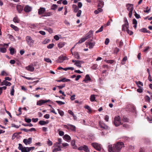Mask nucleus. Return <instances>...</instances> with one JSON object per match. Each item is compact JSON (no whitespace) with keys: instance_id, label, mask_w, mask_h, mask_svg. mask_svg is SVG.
Instances as JSON below:
<instances>
[{"instance_id":"57","label":"nucleus","mask_w":152,"mask_h":152,"mask_svg":"<svg viewBox=\"0 0 152 152\" xmlns=\"http://www.w3.org/2000/svg\"><path fill=\"white\" fill-rule=\"evenodd\" d=\"M25 121L27 123H29L31 121V119L30 118H25Z\"/></svg>"},{"instance_id":"12","label":"nucleus","mask_w":152,"mask_h":152,"mask_svg":"<svg viewBox=\"0 0 152 152\" xmlns=\"http://www.w3.org/2000/svg\"><path fill=\"white\" fill-rule=\"evenodd\" d=\"M84 63V62L83 61L77 60L76 61H75L74 64L78 67L81 68V64Z\"/></svg>"},{"instance_id":"54","label":"nucleus","mask_w":152,"mask_h":152,"mask_svg":"<svg viewBox=\"0 0 152 152\" xmlns=\"http://www.w3.org/2000/svg\"><path fill=\"white\" fill-rule=\"evenodd\" d=\"M61 150V148H55L53 150V152H55L56 151H60Z\"/></svg>"},{"instance_id":"11","label":"nucleus","mask_w":152,"mask_h":152,"mask_svg":"<svg viewBox=\"0 0 152 152\" xmlns=\"http://www.w3.org/2000/svg\"><path fill=\"white\" fill-rule=\"evenodd\" d=\"M32 138L31 137H29L28 139H24L23 140V142L24 144L27 145L28 144H30L32 142Z\"/></svg>"},{"instance_id":"31","label":"nucleus","mask_w":152,"mask_h":152,"mask_svg":"<svg viewBox=\"0 0 152 152\" xmlns=\"http://www.w3.org/2000/svg\"><path fill=\"white\" fill-rule=\"evenodd\" d=\"M69 129L73 131H75L76 130V128L75 126L71 125L69 124Z\"/></svg>"},{"instance_id":"38","label":"nucleus","mask_w":152,"mask_h":152,"mask_svg":"<svg viewBox=\"0 0 152 152\" xmlns=\"http://www.w3.org/2000/svg\"><path fill=\"white\" fill-rule=\"evenodd\" d=\"M29 149V148L28 147H24V149H23V151H22V152H29L30 151Z\"/></svg>"},{"instance_id":"26","label":"nucleus","mask_w":152,"mask_h":152,"mask_svg":"<svg viewBox=\"0 0 152 152\" xmlns=\"http://www.w3.org/2000/svg\"><path fill=\"white\" fill-rule=\"evenodd\" d=\"M72 8L73 9L74 12H77V11L79 10H78V8L77 7V6L76 5H73Z\"/></svg>"},{"instance_id":"13","label":"nucleus","mask_w":152,"mask_h":152,"mask_svg":"<svg viewBox=\"0 0 152 152\" xmlns=\"http://www.w3.org/2000/svg\"><path fill=\"white\" fill-rule=\"evenodd\" d=\"M45 11V9L44 7H41L38 10V13L39 15H41L44 14Z\"/></svg>"},{"instance_id":"9","label":"nucleus","mask_w":152,"mask_h":152,"mask_svg":"<svg viewBox=\"0 0 152 152\" xmlns=\"http://www.w3.org/2000/svg\"><path fill=\"white\" fill-rule=\"evenodd\" d=\"M50 101V100H44L41 99L38 101L37 102V105L41 106L43 104L48 102Z\"/></svg>"},{"instance_id":"28","label":"nucleus","mask_w":152,"mask_h":152,"mask_svg":"<svg viewBox=\"0 0 152 152\" xmlns=\"http://www.w3.org/2000/svg\"><path fill=\"white\" fill-rule=\"evenodd\" d=\"M132 23L133 24H134V26H133L135 28H137V21L136 19L134 18L133 20Z\"/></svg>"},{"instance_id":"20","label":"nucleus","mask_w":152,"mask_h":152,"mask_svg":"<svg viewBox=\"0 0 152 152\" xmlns=\"http://www.w3.org/2000/svg\"><path fill=\"white\" fill-rule=\"evenodd\" d=\"M91 79L90 78L89 75H86L85 79H84L83 81L85 82L86 83H87V81H91Z\"/></svg>"},{"instance_id":"53","label":"nucleus","mask_w":152,"mask_h":152,"mask_svg":"<svg viewBox=\"0 0 152 152\" xmlns=\"http://www.w3.org/2000/svg\"><path fill=\"white\" fill-rule=\"evenodd\" d=\"M44 60L45 61L48 63H51L52 62L51 60L49 58H44Z\"/></svg>"},{"instance_id":"33","label":"nucleus","mask_w":152,"mask_h":152,"mask_svg":"<svg viewBox=\"0 0 152 152\" xmlns=\"http://www.w3.org/2000/svg\"><path fill=\"white\" fill-rule=\"evenodd\" d=\"M1 76H8L9 74L5 71L3 70L1 71Z\"/></svg>"},{"instance_id":"2","label":"nucleus","mask_w":152,"mask_h":152,"mask_svg":"<svg viewBox=\"0 0 152 152\" xmlns=\"http://www.w3.org/2000/svg\"><path fill=\"white\" fill-rule=\"evenodd\" d=\"M99 126L100 128L102 129V130H104V131L102 132L101 134L102 135H105L107 132L108 130V127L104 123L99 121Z\"/></svg>"},{"instance_id":"36","label":"nucleus","mask_w":152,"mask_h":152,"mask_svg":"<svg viewBox=\"0 0 152 152\" xmlns=\"http://www.w3.org/2000/svg\"><path fill=\"white\" fill-rule=\"evenodd\" d=\"M113 148L112 145H109L108 146V151L109 152H113Z\"/></svg>"},{"instance_id":"14","label":"nucleus","mask_w":152,"mask_h":152,"mask_svg":"<svg viewBox=\"0 0 152 152\" xmlns=\"http://www.w3.org/2000/svg\"><path fill=\"white\" fill-rule=\"evenodd\" d=\"M86 45L87 46L88 45H89V48L90 49H91L93 48L95 44V42H86Z\"/></svg>"},{"instance_id":"16","label":"nucleus","mask_w":152,"mask_h":152,"mask_svg":"<svg viewBox=\"0 0 152 152\" xmlns=\"http://www.w3.org/2000/svg\"><path fill=\"white\" fill-rule=\"evenodd\" d=\"M93 34V31H90L87 34H86L84 37L86 39L90 38Z\"/></svg>"},{"instance_id":"45","label":"nucleus","mask_w":152,"mask_h":152,"mask_svg":"<svg viewBox=\"0 0 152 152\" xmlns=\"http://www.w3.org/2000/svg\"><path fill=\"white\" fill-rule=\"evenodd\" d=\"M50 41V40L49 39H45L44 41H43L42 43L44 44H46L47 43H48Z\"/></svg>"},{"instance_id":"34","label":"nucleus","mask_w":152,"mask_h":152,"mask_svg":"<svg viewBox=\"0 0 152 152\" xmlns=\"http://www.w3.org/2000/svg\"><path fill=\"white\" fill-rule=\"evenodd\" d=\"M10 27L13 28L15 31H18V28L16 26H14L13 24H11L10 25Z\"/></svg>"},{"instance_id":"29","label":"nucleus","mask_w":152,"mask_h":152,"mask_svg":"<svg viewBox=\"0 0 152 152\" xmlns=\"http://www.w3.org/2000/svg\"><path fill=\"white\" fill-rule=\"evenodd\" d=\"M74 56L75 58L77 59H80V55L77 52H75L74 53Z\"/></svg>"},{"instance_id":"7","label":"nucleus","mask_w":152,"mask_h":152,"mask_svg":"<svg viewBox=\"0 0 152 152\" xmlns=\"http://www.w3.org/2000/svg\"><path fill=\"white\" fill-rule=\"evenodd\" d=\"M113 123L116 126H119L121 124L120 117L119 116L115 117L114 118Z\"/></svg>"},{"instance_id":"51","label":"nucleus","mask_w":152,"mask_h":152,"mask_svg":"<svg viewBox=\"0 0 152 152\" xmlns=\"http://www.w3.org/2000/svg\"><path fill=\"white\" fill-rule=\"evenodd\" d=\"M103 30V26H102L99 29L96 31V33H97L99 32H102Z\"/></svg>"},{"instance_id":"21","label":"nucleus","mask_w":152,"mask_h":152,"mask_svg":"<svg viewBox=\"0 0 152 152\" xmlns=\"http://www.w3.org/2000/svg\"><path fill=\"white\" fill-rule=\"evenodd\" d=\"M49 122L48 121H45L43 120H40L39 122V124L41 125H43L48 124Z\"/></svg>"},{"instance_id":"40","label":"nucleus","mask_w":152,"mask_h":152,"mask_svg":"<svg viewBox=\"0 0 152 152\" xmlns=\"http://www.w3.org/2000/svg\"><path fill=\"white\" fill-rule=\"evenodd\" d=\"M64 138L67 140H70L71 138L67 134H65L64 136Z\"/></svg>"},{"instance_id":"39","label":"nucleus","mask_w":152,"mask_h":152,"mask_svg":"<svg viewBox=\"0 0 152 152\" xmlns=\"http://www.w3.org/2000/svg\"><path fill=\"white\" fill-rule=\"evenodd\" d=\"M135 83L137 85L138 87L139 88L141 87L140 86V85H141L142 86H143V83L140 81H139L138 82L136 81Z\"/></svg>"},{"instance_id":"23","label":"nucleus","mask_w":152,"mask_h":152,"mask_svg":"<svg viewBox=\"0 0 152 152\" xmlns=\"http://www.w3.org/2000/svg\"><path fill=\"white\" fill-rule=\"evenodd\" d=\"M65 42H61L58 44V46L59 48H61L65 45Z\"/></svg>"},{"instance_id":"25","label":"nucleus","mask_w":152,"mask_h":152,"mask_svg":"<svg viewBox=\"0 0 152 152\" xmlns=\"http://www.w3.org/2000/svg\"><path fill=\"white\" fill-rule=\"evenodd\" d=\"M52 15V12H45L43 15H42L43 17H48L49 16Z\"/></svg>"},{"instance_id":"49","label":"nucleus","mask_w":152,"mask_h":152,"mask_svg":"<svg viewBox=\"0 0 152 152\" xmlns=\"http://www.w3.org/2000/svg\"><path fill=\"white\" fill-rule=\"evenodd\" d=\"M57 110L58 111V113L61 116H63L64 115V113L63 111L60 110L59 109H58Z\"/></svg>"},{"instance_id":"3","label":"nucleus","mask_w":152,"mask_h":152,"mask_svg":"<svg viewBox=\"0 0 152 152\" xmlns=\"http://www.w3.org/2000/svg\"><path fill=\"white\" fill-rule=\"evenodd\" d=\"M124 143L122 142H118L113 146V152H120L121 148L124 147Z\"/></svg>"},{"instance_id":"62","label":"nucleus","mask_w":152,"mask_h":152,"mask_svg":"<svg viewBox=\"0 0 152 152\" xmlns=\"http://www.w3.org/2000/svg\"><path fill=\"white\" fill-rule=\"evenodd\" d=\"M82 4L81 2H79L78 3V8H81L82 6Z\"/></svg>"},{"instance_id":"64","label":"nucleus","mask_w":152,"mask_h":152,"mask_svg":"<svg viewBox=\"0 0 152 152\" xmlns=\"http://www.w3.org/2000/svg\"><path fill=\"white\" fill-rule=\"evenodd\" d=\"M109 39L108 38H106L105 41V44L107 45L109 42Z\"/></svg>"},{"instance_id":"17","label":"nucleus","mask_w":152,"mask_h":152,"mask_svg":"<svg viewBox=\"0 0 152 152\" xmlns=\"http://www.w3.org/2000/svg\"><path fill=\"white\" fill-rule=\"evenodd\" d=\"M26 69L28 70L31 72L33 71L34 69V68L31 65H29L28 66L26 67Z\"/></svg>"},{"instance_id":"48","label":"nucleus","mask_w":152,"mask_h":152,"mask_svg":"<svg viewBox=\"0 0 152 152\" xmlns=\"http://www.w3.org/2000/svg\"><path fill=\"white\" fill-rule=\"evenodd\" d=\"M56 102L60 105L64 104H65L64 102L60 101H56Z\"/></svg>"},{"instance_id":"15","label":"nucleus","mask_w":152,"mask_h":152,"mask_svg":"<svg viewBox=\"0 0 152 152\" xmlns=\"http://www.w3.org/2000/svg\"><path fill=\"white\" fill-rule=\"evenodd\" d=\"M32 9V7L28 5H26L24 9V11L27 12H29L31 11Z\"/></svg>"},{"instance_id":"22","label":"nucleus","mask_w":152,"mask_h":152,"mask_svg":"<svg viewBox=\"0 0 152 152\" xmlns=\"http://www.w3.org/2000/svg\"><path fill=\"white\" fill-rule=\"evenodd\" d=\"M98 6L101 7H102L104 5V2L101 0L98 1Z\"/></svg>"},{"instance_id":"4","label":"nucleus","mask_w":152,"mask_h":152,"mask_svg":"<svg viewBox=\"0 0 152 152\" xmlns=\"http://www.w3.org/2000/svg\"><path fill=\"white\" fill-rule=\"evenodd\" d=\"M26 40L27 44L30 47H31L33 46L34 43V40L32 39L31 36H26Z\"/></svg>"},{"instance_id":"8","label":"nucleus","mask_w":152,"mask_h":152,"mask_svg":"<svg viewBox=\"0 0 152 152\" xmlns=\"http://www.w3.org/2000/svg\"><path fill=\"white\" fill-rule=\"evenodd\" d=\"M78 149L79 150H83L85 152H90L88 146L85 145L80 146Z\"/></svg>"},{"instance_id":"55","label":"nucleus","mask_w":152,"mask_h":152,"mask_svg":"<svg viewBox=\"0 0 152 152\" xmlns=\"http://www.w3.org/2000/svg\"><path fill=\"white\" fill-rule=\"evenodd\" d=\"M47 144L49 146H50L53 145V142L50 140L48 139V140L47 141Z\"/></svg>"},{"instance_id":"58","label":"nucleus","mask_w":152,"mask_h":152,"mask_svg":"<svg viewBox=\"0 0 152 152\" xmlns=\"http://www.w3.org/2000/svg\"><path fill=\"white\" fill-rule=\"evenodd\" d=\"M22 77H23L27 79V80H34V79H36L35 78H31V77H25V76H22Z\"/></svg>"},{"instance_id":"37","label":"nucleus","mask_w":152,"mask_h":152,"mask_svg":"<svg viewBox=\"0 0 152 152\" xmlns=\"http://www.w3.org/2000/svg\"><path fill=\"white\" fill-rule=\"evenodd\" d=\"M127 60V56H126L124 57L122 59V61L121 62V64H125V62Z\"/></svg>"},{"instance_id":"24","label":"nucleus","mask_w":152,"mask_h":152,"mask_svg":"<svg viewBox=\"0 0 152 152\" xmlns=\"http://www.w3.org/2000/svg\"><path fill=\"white\" fill-rule=\"evenodd\" d=\"M9 50L10 51V54L13 55L16 52V50L13 48H11V47L9 48Z\"/></svg>"},{"instance_id":"27","label":"nucleus","mask_w":152,"mask_h":152,"mask_svg":"<svg viewBox=\"0 0 152 152\" xmlns=\"http://www.w3.org/2000/svg\"><path fill=\"white\" fill-rule=\"evenodd\" d=\"M86 39L85 38L84 36L82 38L80 39L79 40V41L77 43V44H80L82 43V42H85Z\"/></svg>"},{"instance_id":"5","label":"nucleus","mask_w":152,"mask_h":152,"mask_svg":"<svg viewBox=\"0 0 152 152\" xmlns=\"http://www.w3.org/2000/svg\"><path fill=\"white\" fill-rule=\"evenodd\" d=\"M126 7L128 11H129V18H131L132 14V11L133 10L134 7L133 4H128L126 5Z\"/></svg>"},{"instance_id":"42","label":"nucleus","mask_w":152,"mask_h":152,"mask_svg":"<svg viewBox=\"0 0 152 152\" xmlns=\"http://www.w3.org/2000/svg\"><path fill=\"white\" fill-rule=\"evenodd\" d=\"M19 146L18 147V148L19 150H21V151H23L24 149V147H23L22 145L21 144H18Z\"/></svg>"},{"instance_id":"61","label":"nucleus","mask_w":152,"mask_h":152,"mask_svg":"<svg viewBox=\"0 0 152 152\" xmlns=\"http://www.w3.org/2000/svg\"><path fill=\"white\" fill-rule=\"evenodd\" d=\"M123 121L124 122H127L128 119L126 117H123L122 118Z\"/></svg>"},{"instance_id":"47","label":"nucleus","mask_w":152,"mask_h":152,"mask_svg":"<svg viewBox=\"0 0 152 152\" xmlns=\"http://www.w3.org/2000/svg\"><path fill=\"white\" fill-rule=\"evenodd\" d=\"M54 46V44L53 43H51L49 44L47 46V48L48 49H51L53 48Z\"/></svg>"},{"instance_id":"46","label":"nucleus","mask_w":152,"mask_h":152,"mask_svg":"<svg viewBox=\"0 0 152 152\" xmlns=\"http://www.w3.org/2000/svg\"><path fill=\"white\" fill-rule=\"evenodd\" d=\"M14 86L11 87L12 89L11 90L10 94L12 96H13L14 95Z\"/></svg>"},{"instance_id":"56","label":"nucleus","mask_w":152,"mask_h":152,"mask_svg":"<svg viewBox=\"0 0 152 152\" xmlns=\"http://www.w3.org/2000/svg\"><path fill=\"white\" fill-rule=\"evenodd\" d=\"M17 135H18V134L17 133H14L12 135V140H13L14 139Z\"/></svg>"},{"instance_id":"41","label":"nucleus","mask_w":152,"mask_h":152,"mask_svg":"<svg viewBox=\"0 0 152 152\" xmlns=\"http://www.w3.org/2000/svg\"><path fill=\"white\" fill-rule=\"evenodd\" d=\"M7 50L4 48H0V51L2 53H5L6 52Z\"/></svg>"},{"instance_id":"43","label":"nucleus","mask_w":152,"mask_h":152,"mask_svg":"<svg viewBox=\"0 0 152 152\" xmlns=\"http://www.w3.org/2000/svg\"><path fill=\"white\" fill-rule=\"evenodd\" d=\"M57 6L56 4H53L51 7V9L52 10H55L57 8Z\"/></svg>"},{"instance_id":"18","label":"nucleus","mask_w":152,"mask_h":152,"mask_svg":"<svg viewBox=\"0 0 152 152\" xmlns=\"http://www.w3.org/2000/svg\"><path fill=\"white\" fill-rule=\"evenodd\" d=\"M11 85V83L10 82H7L6 80H4L1 83V85L2 86L6 85V86H10Z\"/></svg>"},{"instance_id":"60","label":"nucleus","mask_w":152,"mask_h":152,"mask_svg":"<svg viewBox=\"0 0 152 152\" xmlns=\"http://www.w3.org/2000/svg\"><path fill=\"white\" fill-rule=\"evenodd\" d=\"M23 125L24 126H29L30 127H31L33 126L32 124L31 123L28 124H23Z\"/></svg>"},{"instance_id":"59","label":"nucleus","mask_w":152,"mask_h":152,"mask_svg":"<svg viewBox=\"0 0 152 152\" xmlns=\"http://www.w3.org/2000/svg\"><path fill=\"white\" fill-rule=\"evenodd\" d=\"M147 29L145 28H143L142 29H141L140 30V31L141 32H144V33H146L147 31Z\"/></svg>"},{"instance_id":"44","label":"nucleus","mask_w":152,"mask_h":152,"mask_svg":"<svg viewBox=\"0 0 152 152\" xmlns=\"http://www.w3.org/2000/svg\"><path fill=\"white\" fill-rule=\"evenodd\" d=\"M74 69V68L73 67H69L64 68V70L66 71H67L68 70H73Z\"/></svg>"},{"instance_id":"32","label":"nucleus","mask_w":152,"mask_h":152,"mask_svg":"<svg viewBox=\"0 0 152 152\" xmlns=\"http://www.w3.org/2000/svg\"><path fill=\"white\" fill-rule=\"evenodd\" d=\"M13 21L15 23H18L20 20L17 17H15L13 19Z\"/></svg>"},{"instance_id":"35","label":"nucleus","mask_w":152,"mask_h":152,"mask_svg":"<svg viewBox=\"0 0 152 152\" xmlns=\"http://www.w3.org/2000/svg\"><path fill=\"white\" fill-rule=\"evenodd\" d=\"M145 101L148 102H149L150 100V97L147 95L145 96Z\"/></svg>"},{"instance_id":"63","label":"nucleus","mask_w":152,"mask_h":152,"mask_svg":"<svg viewBox=\"0 0 152 152\" xmlns=\"http://www.w3.org/2000/svg\"><path fill=\"white\" fill-rule=\"evenodd\" d=\"M58 134L60 136H62L64 135V132L62 131H60L59 132Z\"/></svg>"},{"instance_id":"10","label":"nucleus","mask_w":152,"mask_h":152,"mask_svg":"<svg viewBox=\"0 0 152 152\" xmlns=\"http://www.w3.org/2000/svg\"><path fill=\"white\" fill-rule=\"evenodd\" d=\"M66 56L61 55L58 57V60H56V61L58 63H62L64 61L66 60Z\"/></svg>"},{"instance_id":"19","label":"nucleus","mask_w":152,"mask_h":152,"mask_svg":"<svg viewBox=\"0 0 152 152\" xmlns=\"http://www.w3.org/2000/svg\"><path fill=\"white\" fill-rule=\"evenodd\" d=\"M16 7H17V10L18 11V12L19 13H20L23 10V7L20 5H18Z\"/></svg>"},{"instance_id":"50","label":"nucleus","mask_w":152,"mask_h":152,"mask_svg":"<svg viewBox=\"0 0 152 152\" xmlns=\"http://www.w3.org/2000/svg\"><path fill=\"white\" fill-rule=\"evenodd\" d=\"M134 12H135L134 16H135V17H136V18L137 19H139V18H141V17H140V15L137 14L135 10H134Z\"/></svg>"},{"instance_id":"1","label":"nucleus","mask_w":152,"mask_h":152,"mask_svg":"<svg viewBox=\"0 0 152 152\" xmlns=\"http://www.w3.org/2000/svg\"><path fill=\"white\" fill-rule=\"evenodd\" d=\"M124 20L125 23L122 26V30L123 31H125V28H124V26H125L126 28V31L128 34H129L130 35H132L133 34V32L130 31L128 29L129 28V23L126 18H124Z\"/></svg>"},{"instance_id":"6","label":"nucleus","mask_w":152,"mask_h":152,"mask_svg":"<svg viewBox=\"0 0 152 152\" xmlns=\"http://www.w3.org/2000/svg\"><path fill=\"white\" fill-rule=\"evenodd\" d=\"M91 145L96 150L98 151H100L102 148L101 145L96 142L92 143Z\"/></svg>"},{"instance_id":"30","label":"nucleus","mask_w":152,"mask_h":152,"mask_svg":"<svg viewBox=\"0 0 152 152\" xmlns=\"http://www.w3.org/2000/svg\"><path fill=\"white\" fill-rule=\"evenodd\" d=\"M90 100L91 102H94L95 101V95L93 94L90 96Z\"/></svg>"},{"instance_id":"52","label":"nucleus","mask_w":152,"mask_h":152,"mask_svg":"<svg viewBox=\"0 0 152 152\" xmlns=\"http://www.w3.org/2000/svg\"><path fill=\"white\" fill-rule=\"evenodd\" d=\"M77 13L76 15V16L78 17H79L80 16L81 14L82 13V11L80 10H79L78 11H77Z\"/></svg>"}]
</instances>
